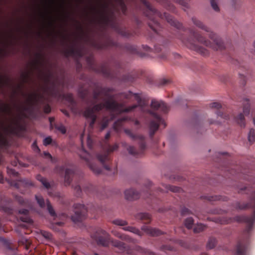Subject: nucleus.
Returning a JSON list of instances; mask_svg holds the SVG:
<instances>
[{"instance_id":"nucleus-34","label":"nucleus","mask_w":255,"mask_h":255,"mask_svg":"<svg viewBox=\"0 0 255 255\" xmlns=\"http://www.w3.org/2000/svg\"><path fill=\"white\" fill-rule=\"evenodd\" d=\"M29 73L28 72H26L25 73H22L21 75V80L22 81V82H25L27 80L29 77Z\"/></svg>"},{"instance_id":"nucleus-20","label":"nucleus","mask_w":255,"mask_h":255,"mask_svg":"<svg viewBox=\"0 0 255 255\" xmlns=\"http://www.w3.org/2000/svg\"><path fill=\"white\" fill-rule=\"evenodd\" d=\"M46 203V205H47V210H48L49 214H50V215L52 217H56V214L54 209L52 207L51 205L49 203V201L47 200Z\"/></svg>"},{"instance_id":"nucleus-4","label":"nucleus","mask_w":255,"mask_h":255,"mask_svg":"<svg viewBox=\"0 0 255 255\" xmlns=\"http://www.w3.org/2000/svg\"><path fill=\"white\" fill-rule=\"evenodd\" d=\"M18 127L19 119L18 118L11 120L6 125H4L0 121V147L6 144L5 133L14 132Z\"/></svg>"},{"instance_id":"nucleus-13","label":"nucleus","mask_w":255,"mask_h":255,"mask_svg":"<svg viewBox=\"0 0 255 255\" xmlns=\"http://www.w3.org/2000/svg\"><path fill=\"white\" fill-rule=\"evenodd\" d=\"M164 188L162 189V191L163 192H167L168 191H171L173 192H180L181 189L179 187L176 186H173L168 185H162Z\"/></svg>"},{"instance_id":"nucleus-25","label":"nucleus","mask_w":255,"mask_h":255,"mask_svg":"<svg viewBox=\"0 0 255 255\" xmlns=\"http://www.w3.org/2000/svg\"><path fill=\"white\" fill-rule=\"evenodd\" d=\"M216 243V241L215 239H210L207 243V247L208 249H212L215 246Z\"/></svg>"},{"instance_id":"nucleus-37","label":"nucleus","mask_w":255,"mask_h":255,"mask_svg":"<svg viewBox=\"0 0 255 255\" xmlns=\"http://www.w3.org/2000/svg\"><path fill=\"white\" fill-rule=\"evenodd\" d=\"M164 15H165V17L167 21L169 23H170L171 24H172V25L173 24L174 21H173V19H172L171 16L167 14H165Z\"/></svg>"},{"instance_id":"nucleus-47","label":"nucleus","mask_w":255,"mask_h":255,"mask_svg":"<svg viewBox=\"0 0 255 255\" xmlns=\"http://www.w3.org/2000/svg\"><path fill=\"white\" fill-rule=\"evenodd\" d=\"M8 173H9V174H13V175H17V172H16L15 171H14V170H12V169H9V170H8Z\"/></svg>"},{"instance_id":"nucleus-3","label":"nucleus","mask_w":255,"mask_h":255,"mask_svg":"<svg viewBox=\"0 0 255 255\" xmlns=\"http://www.w3.org/2000/svg\"><path fill=\"white\" fill-rule=\"evenodd\" d=\"M10 86H11L14 94L19 93L22 94L24 100V104L22 107L23 110H27L33 104L38 102L41 98V96L36 92L28 94L23 92L20 85H17L15 87H13V86L10 84Z\"/></svg>"},{"instance_id":"nucleus-59","label":"nucleus","mask_w":255,"mask_h":255,"mask_svg":"<svg viewBox=\"0 0 255 255\" xmlns=\"http://www.w3.org/2000/svg\"><path fill=\"white\" fill-rule=\"evenodd\" d=\"M117 148V145H115V147H114V148L112 149V150H115V149H116Z\"/></svg>"},{"instance_id":"nucleus-50","label":"nucleus","mask_w":255,"mask_h":255,"mask_svg":"<svg viewBox=\"0 0 255 255\" xmlns=\"http://www.w3.org/2000/svg\"><path fill=\"white\" fill-rule=\"evenodd\" d=\"M32 146H33V148L34 149H37V150H39L38 147L37 146V145H36V144L35 143H34L33 144Z\"/></svg>"},{"instance_id":"nucleus-31","label":"nucleus","mask_w":255,"mask_h":255,"mask_svg":"<svg viewBox=\"0 0 255 255\" xmlns=\"http://www.w3.org/2000/svg\"><path fill=\"white\" fill-rule=\"evenodd\" d=\"M108 120L107 118H104L102 122L101 126L100 127V130H104L108 126Z\"/></svg>"},{"instance_id":"nucleus-35","label":"nucleus","mask_w":255,"mask_h":255,"mask_svg":"<svg viewBox=\"0 0 255 255\" xmlns=\"http://www.w3.org/2000/svg\"><path fill=\"white\" fill-rule=\"evenodd\" d=\"M0 84H9V81L8 78L6 77H2L0 79Z\"/></svg>"},{"instance_id":"nucleus-36","label":"nucleus","mask_w":255,"mask_h":255,"mask_svg":"<svg viewBox=\"0 0 255 255\" xmlns=\"http://www.w3.org/2000/svg\"><path fill=\"white\" fill-rule=\"evenodd\" d=\"M52 142V139L50 137H47L43 140V144L45 145H48Z\"/></svg>"},{"instance_id":"nucleus-45","label":"nucleus","mask_w":255,"mask_h":255,"mask_svg":"<svg viewBox=\"0 0 255 255\" xmlns=\"http://www.w3.org/2000/svg\"><path fill=\"white\" fill-rule=\"evenodd\" d=\"M87 144L89 147H91L92 146L91 139L89 136L87 138Z\"/></svg>"},{"instance_id":"nucleus-29","label":"nucleus","mask_w":255,"mask_h":255,"mask_svg":"<svg viewBox=\"0 0 255 255\" xmlns=\"http://www.w3.org/2000/svg\"><path fill=\"white\" fill-rule=\"evenodd\" d=\"M35 198L39 206L41 207H43L45 205V202L43 198L39 195H36Z\"/></svg>"},{"instance_id":"nucleus-6","label":"nucleus","mask_w":255,"mask_h":255,"mask_svg":"<svg viewBox=\"0 0 255 255\" xmlns=\"http://www.w3.org/2000/svg\"><path fill=\"white\" fill-rule=\"evenodd\" d=\"M125 196L127 200L131 201L138 199L139 193L134 189H128L125 191Z\"/></svg>"},{"instance_id":"nucleus-22","label":"nucleus","mask_w":255,"mask_h":255,"mask_svg":"<svg viewBox=\"0 0 255 255\" xmlns=\"http://www.w3.org/2000/svg\"><path fill=\"white\" fill-rule=\"evenodd\" d=\"M193 224V219L192 218H187L184 222L185 227L189 229L192 228Z\"/></svg>"},{"instance_id":"nucleus-9","label":"nucleus","mask_w":255,"mask_h":255,"mask_svg":"<svg viewBox=\"0 0 255 255\" xmlns=\"http://www.w3.org/2000/svg\"><path fill=\"white\" fill-rule=\"evenodd\" d=\"M40 76L45 83H48L53 78L51 72L49 69H43L42 71L41 72Z\"/></svg>"},{"instance_id":"nucleus-7","label":"nucleus","mask_w":255,"mask_h":255,"mask_svg":"<svg viewBox=\"0 0 255 255\" xmlns=\"http://www.w3.org/2000/svg\"><path fill=\"white\" fill-rule=\"evenodd\" d=\"M155 118L156 121L151 122L150 125V134L151 135H152L154 132L158 129L159 124L163 123L158 116L155 115Z\"/></svg>"},{"instance_id":"nucleus-27","label":"nucleus","mask_w":255,"mask_h":255,"mask_svg":"<svg viewBox=\"0 0 255 255\" xmlns=\"http://www.w3.org/2000/svg\"><path fill=\"white\" fill-rule=\"evenodd\" d=\"M37 178L38 180H39L45 186L46 188H48L49 187V184L47 182L46 180L43 177H41L40 175H38L37 176Z\"/></svg>"},{"instance_id":"nucleus-21","label":"nucleus","mask_w":255,"mask_h":255,"mask_svg":"<svg viewBox=\"0 0 255 255\" xmlns=\"http://www.w3.org/2000/svg\"><path fill=\"white\" fill-rule=\"evenodd\" d=\"M112 223L120 226H125L128 224L127 221L121 219H116L112 221Z\"/></svg>"},{"instance_id":"nucleus-64","label":"nucleus","mask_w":255,"mask_h":255,"mask_svg":"<svg viewBox=\"0 0 255 255\" xmlns=\"http://www.w3.org/2000/svg\"><path fill=\"white\" fill-rule=\"evenodd\" d=\"M0 182H2V178L0 176Z\"/></svg>"},{"instance_id":"nucleus-28","label":"nucleus","mask_w":255,"mask_h":255,"mask_svg":"<svg viewBox=\"0 0 255 255\" xmlns=\"http://www.w3.org/2000/svg\"><path fill=\"white\" fill-rule=\"evenodd\" d=\"M211 4L213 9L216 11H219L220 8L218 4L217 0H211Z\"/></svg>"},{"instance_id":"nucleus-57","label":"nucleus","mask_w":255,"mask_h":255,"mask_svg":"<svg viewBox=\"0 0 255 255\" xmlns=\"http://www.w3.org/2000/svg\"><path fill=\"white\" fill-rule=\"evenodd\" d=\"M253 123H254V126H255V118H254L253 119Z\"/></svg>"},{"instance_id":"nucleus-11","label":"nucleus","mask_w":255,"mask_h":255,"mask_svg":"<svg viewBox=\"0 0 255 255\" xmlns=\"http://www.w3.org/2000/svg\"><path fill=\"white\" fill-rule=\"evenodd\" d=\"M141 230L146 234L151 236H157L159 235V231L156 229L152 228L146 226H143L141 228Z\"/></svg>"},{"instance_id":"nucleus-48","label":"nucleus","mask_w":255,"mask_h":255,"mask_svg":"<svg viewBox=\"0 0 255 255\" xmlns=\"http://www.w3.org/2000/svg\"><path fill=\"white\" fill-rule=\"evenodd\" d=\"M19 212L20 214H26L28 212V211L27 210L23 209L19 210Z\"/></svg>"},{"instance_id":"nucleus-15","label":"nucleus","mask_w":255,"mask_h":255,"mask_svg":"<svg viewBox=\"0 0 255 255\" xmlns=\"http://www.w3.org/2000/svg\"><path fill=\"white\" fill-rule=\"evenodd\" d=\"M83 218V215L82 212H79L78 211L75 212V214L71 217L72 221L74 223L80 222Z\"/></svg>"},{"instance_id":"nucleus-12","label":"nucleus","mask_w":255,"mask_h":255,"mask_svg":"<svg viewBox=\"0 0 255 255\" xmlns=\"http://www.w3.org/2000/svg\"><path fill=\"white\" fill-rule=\"evenodd\" d=\"M185 44L187 46L193 50L199 51L202 54L205 53V52L204 51V49L202 48H199L196 46L194 43V41L192 40L187 39L185 42Z\"/></svg>"},{"instance_id":"nucleus-44","label":"nucleus","mask_w":255,"mask_h":255,"mask_svg":"<svg viewBox=\"0 0 255 255\" xmlns=\"http://www.w3.org/2000/svg\"><path fill=\"white\" fill-rule=\"evenodd\" d=\"M190 211L187 208H184L182 210V214L183 215L189 214Z\"/></svg>"},{"instance_id":"nucleus-5","label":"nucleus","mask_w":255,"mask_h":255,"mask_svg":"<svg viewBox=\"0 0 255 255\" xmlns=\"http://www.w3.org/2000/svg\"><path fill=\"white\" fill-rule=\"evenodd\" d=\"M80 158L85 160L89 168L95 174H100L101 172L100 168L97 167L95 164L92 162V157L91 155L88 153L86 151L82 149L79 152Z\"/></svg>"},{"instance_id":"nucleus-49","label":"nucleus","mask_w":255,"mask_h":255,"mask_svg":"<svg viewBox=\"0 0 255 255\" xmlns=\"http://www.w3.org/2000/svg\"><path fill=\"white\" fill-rule=\"evenodd\" d=\"M168 80L166 79H163L162 80L161 82L163 85H165L166 83L168 82Z\"/></svg>"},{"instance_id":"nucleus-52","label":"nucleus","mask_w":255,"mask_h":255,"mask_svg":"<svg viewBox=\"0 0 255 255\" xmlns=\"http://www.w3.org/2000/svg\"><path fill=\"white\" fill-rule=\"evenodd\" d=\"M99 243L102 244V245L103 246H107V243H106V242H104L103 243H102L101 240L99 241Z\"/></svg>"},{"instance_id":"nucleus-1","label":"nucleus","mask_w":255,"mask_h":255,"mask_svg":"<svg viewBox=\"0 0 255 255\" xmlns=\"http://www.w3.org/2000/svg\"><path fill=\"white\" fill-rule=\"evenodd\" d=\"M100 98L103 99L104 103L100 104L95 105L93 107L88 108L85 112V116L92 119V122L90 124V126L92 127L96 121V116L95 114L97 112H99L102 110L104 108L107 109L117 111L119 113L129 112H131L136 107L137 105H133L127 108L122 109L121 106L116 103L113 99L112 96L106 93L105 91H102L100 94Z\"/></svg>"},{"instance_id":"nucleus-8","label":"nucleus","mask_w":255,"mask_h":255,"mask_svg":"<svg viewBox=\"0 0 255 255\" xmlns=\"http://www.w3.org/2000/svg\"><path fill=\"white\" fill-rule=\"evenodd\" d=\"M226 118V116L221 111L218 112L215 116L210 120L211 124H219L222 122V120Z\"/></svg>"},{"instance_id":"nucleus-53","label":"nucleus","mask_w":255,"mask_h":255,"mask_svg":"<svg viewBox=\"0 0 255 255\" xmlns=\"http://www.w3.org/2000/svg\"><path fill=\"white\" fill-rule=\"evenodd\" d=\"M110 132H108V133L106 134V135H105V138H106V139H108V138L110 137Z\"/></svg>"},{"instance_id":"nucleus-19","label":"nucleus","mask_w":255,"mask_h":255,"mask_svg":"<svg viewBox=\"0 0 255 255\" xmlns=\"http://www.w3.org/2000/svg\"><path fill=\"white\" fill-rule=\"evenodd\" d=\"M206 229V226L202 224H197L194 227L193 231L195 233H200Z\"/></svg>"},{"instance_id":"nucleus-41","label":"nucleus","mask_w":255,"mask_h":255,"mask_svg":"<svg viewBox=\"0 0 255 255\" xmlns=\"http://www.w3.org/2000/svg\"><path fill=\"white\" fill-rule=\"evenodd\" d=\"M128 150L129 153L131 154H135L136 153L135 151H134V148L132 146H129L128 148Z\"/></svg>"},{"instance_id":"nucleus-26","label":"nucleus","mask_w":255,"mask_h":255,"mask_svg":"<svg viewBox=\"0 0 255 255\" xmlns=\"http://www.w3.org/2000/svg\"><path fill=\"white\" fill-rule=\"evenodd\" d=\"M72 171L70 169H66L65 171V177H64V180L65 182L67 184H69L70 183V178H69V175L72 173Z\"/></svg>"},{"instance_id":"nucleus-2","label":"nucleus","mask_w":255,"mask_h":255,"mask_svg":"<svg viewBox=\"0 0 255 255\" xmlns=\"http://www.w3.org/2000/svg\"><path fill=\"white\" fill-rule=\"evenodd\" d=\"M195 24L208 32L207 34L209 39L206 40L202 35L197 33H194L193 36L198 42L203 44L207 47L214 50L223 49L225 45L223 41L216 34L211 31L209 28L204 25L200 21H196Z\"/></svg>"},{"instance_id":"nucleus-23","label":"nucleus","mask_w":255,"mask_h":255,"mask_svg":"<svg viewBox=\"0 0 255 255\" xmlns=\"http://www.w3.org/2000/svg\"><path fill=\"white\" fill-rule=\"evenodd\" d=\"M112 233L116 237L121 238L123 240H131V241H133V240H131L129 237L126 235H121L120 233H118L117 232L112 231Z\"/></svg>"},{"instance_id":"nucleus-55","label":"nucleus","mask_w":255,"mask_h":255,"mask_svg":"<svg viewBox=\"0 0 255 255\" xmlns=\"http://www.w3.org/2000/svg\"><path fill=\"white\" fill-rule=\"evenodd\" d=\"M237 253L239 254L241 253V251L239 249H237Z\"/></svg>"},{"instance_id":"nucleus-51","label":"nucleus","mask_w":255,"mask_h":255,"mask_svg":"<svg viewBox=\"0 0 255 255\" xmlns=\"http://www.w3.org/2000/svg\"><path fill=\"white\" fill-rule=\"evenodd\" d=\"M143 48L145 49L146 51H148L149 50V47L146 45L143 46Z\"/></svg>"},{"instance_id":"nucleus-43","label":"nucleus","mask_w":255,"mask_h":255,"mask_svg":"<svg viewBox=\"0 0 255 255\" xmlns=\"http://www.w3.org/2000/svg\"><path fill=\"white\" fill-rule=\"evenodd\" d=\"M212 107L219 109L221 108V105L217 103H214L212 104Z\"/></svg>"},{"instance_id":"nucleus-54","label":"nucleus","mask_w":255,"mask_h":255,"mask_svg":"<svg viewBox=\"0 0 255 255\" xmlns=\"http://www.w3.org/2000/svg\"><path fill=\"white\" fill-rule=\"evenodd\" d=\"M45 154L47 156H48V157H49L50 158H51V155L49 153H45Z\"/></svg>"},{"instance_id":"nucleus-38","label":"nucleus","mask_w":255,"mask_h":255,"mask_svg":"<svg viewBox=\"0 0 255 255\" xmlns=\"http://www.w3.org/2000/svg\"><path fill=\"white\" fill-rule=\"evenodd\" d=\"M0 110L3 112H7L9 110V107L6 104H4L2 107H0Z\"/></svg>"},{"instance_id":"nucleus-42","label":"nucleus","mask_w":255,"mask_h":255,"mask_svg":"<svg viewBox=\"0 0 255 255\" xmlns=\"http://www.w3.org/2000/svg\"><path fill=\"white\" fill-rule=\"evenodd\" d=\"M15 199L20 204H23L24 202L23 199L20 196H16Z\"/></svg>"},{"instance_id":"nucleus-16","label":"nucleus","mask_w":255,"mask_h":255,"mask_svg":"<svg viewBox=\"0 0 255 255\" xmlns=\"http://www.w3.org/2000/svg\"><path fill=\"white\" fill-rule=\"evenodd\" d=\"M123 229L125 231L130 232L139 236H141L142 235L139 230L135 227L131 226H126L124 227Z\"/></svg>"},{"instance_id":"nucleus-32","label":"nucleus","mask_w":255,"mask_h":255,"mask_svg":"<svg viewBox=\"0 0 255 255\" xmlns=\"http://www.w3.org/2000/svg\"><path fill=\"white\" fill-rule=\"evenodd\" d=\"M129 96H126V98H129L131 97H134L135 100L137 101V102L139 104V101L140 100L139 96L136 94H132L130 92H128Z\"/></svg>"},{"instance_id":"nucleus-46","label":"nucleus","mask_w":255,"mask_h":255,"mask_svg":"<svg viewBox=\"0 0 255 255\" xmlns=\"http://www.w3.org/2000/svg\"><path fill=\"white\" fill-rule=\"evenodd\" d=\"M44 112L46 113H49L50 112V108L48 106H46L44 108Z\"/></svg>"},{"instance_id":"nucleus-18","label":"nucleus","mask_w":255,"mask_h":255,"mask_svg":"<svg viewBox=\"0 0 255 255\" xmlns=\"http://www.w3.org/2000/svg\"><path fill=\"white\" fill-rule=\"evenodd\" d=\"M248 141L253 143L255 141V131L253 128H251L248 133Z\"/></svg>"},{"instance_id":"nucleus-60","label":"nucleus","mask_w":255,"mask_h":255,"mask_svg":"<svg viewBox=\"0 0 255 255\" xmlns=\"http://www.w3.org/2000/svg\"><path fill=\"white\" fill-rule=\"evenodd\" d=\"M117 148V145H115V147H114V148L112 149V150H115V149H116Z\"/></svg>"},{"instance_id":"nucleus-40","label":"nucleus","mask_w":255,"mask_h":255,"mask_svg":"<svg viewBox=\"0 0 255 255\" xmlns=\"http://www.w3.org/2000/svg\"><path fill=\"white\" fill-rule=\"evenodd\" d=\"M57 129L62 133L66 132V128L63 126H60L57 128Z\"/></svg>"},{"instance_id":"nucleus-56","label":"nucleus","mask_w":255,"mask_h":255,"mask_svg":"<svg viewBox=\"0 0 255 255\" xmlns=\"http://www.w3.org/2000/svg\"><path fill=\"white\" fill-rule=\"evenodd\" d=\"M102 233H103V234H107V233L106 232V231H103V230H102Z\"/></svg>"},{"instance_id":"nucleus-63","label":"nucleus","mask_w":255,"mask_h":255,"mask_svg":"<svg viewBox=\"0 0 255 255\" xmlns=\"http://www.w3.org/2000/svg\"><path fill=\"white\" fill-rule=\"evenodd\" d=\"M81 141H82V142H83V135H81Z\"/></svg>"},{"instance_id":"nucleus-58","label":"nucleus","mask_w":255,"mask_h":255,"mask_svg":"<svg viewBox=\"0 0 255 255\" xmlns=\"http://www.w3.org/2000/svg\"><path fill=\"white\" fill-rule=\"evenodd\" d=\"M97 97H98V96L96 95V93H95V94H94V98L96 99V98H97Z\"/></svg>"},{"instance_id":"nucleus-61","label":"nucleus","mask_w":255,"mask_h":255,"mask_svg":"<svg viewBox=\"0 0 255 255\" xmlns=\"http://www.w3.org/2000/svg\"><path fill=\"white\" fill-rule=\"evenodd\" d=\"M63 223L62 222H58L57 223V224L59 225H62Z\"/></svg>"},{"instance_id":"nucleus-14","label":"nucleus","mask_w":255,"mask_h":255,"mask_svg":"<svg viewBox=\"0 0 255 255\" xmlns=\"http://www.w3.org/2000/svg\"><path fill=\"white\" fill-rule=\"evenodd\" d=\"M244 116L245 115L243 114L240 113L238 115L236 119L237 123L240 126V127L243 128L246 126Z\"/></svg>"},{"instance_id":"nucleus-39","label":"nucleus","mask_w":255,"mask_h":255,"mask_svg":"<svg viewBox=\"0 0 255 255\" xmlns=\"http://www.w3.org/2000/svg\"><path fill=\"white\" fill-rule=\"evenodd\" d=\"M139 218L141 219H148L150 218V217L147 214H141L139 215Z\"/></svg>"},{"instance_id":"nucleus-62","label":"nucleus","mask_w":255,"mask_h":255,"mask_svg":"<svg viewBox=\"0 0 255 255\" xmlns=\"http://www.w3.org/2000/svg\"><path fill=\"white\" fill-rule=\"evenodd\" d=\"M29 220H22V221H24V222H29Z\"/></svg>"},{"instance_id":"nucleus-30","label":"nucleus","mask_w":255,"mask_h":255,"mask_svg":"<svg viewBox=\"0 0 255 255\" xmlns=\"http://www.w3.org/2000/svg\"><path fill=\"white\" fill-rule=\"evenodd\" d=\"M97 157L98 159L102 163L107 160L108 158L107 155L106 153L103 154H98L97 155Z\"/></svg>"},{"instance_id":"nucleus-17","label":"nucleus","mask_w":255,"mask_h":255,"mask_svg":"<svg viewBox=\"0 0 255 255\" xmlns=\"http://www.w3.org/2000/svg\"><path fill=\"white\" fill-rule=\"evenodd\" d=\"M250 104L248 100L245 101L244 107H243V114L247 116L249 115L250 113Z\"/></svg>"},{"instance_id":"nucleus-24","label":"nucleus","mask_w":255,"mask_h":255,"mask_svg":"<svg viewBox=\"0 0 255 255\" xmlns=\"http://www.w3.org/2000/svg\"><path fill=\"white\" fill-rule=\"evenodd\" d=\"M112 243L114 246L119 248L120 250H123L125 248V245L122 242L118 241H113Z\"/></svg>"},{"instance_id":"nucleus-10","label":"nucleus","mask_w":255,"mask_h":255,"mask_svg":"<svg viewBox=\"0 0 255 255\" xmlns=\"http://www.w3.org/2000/svg\"><path fill=\"white\" fill-rule=\"evenodd\" d=\"M151 108L154 110H159L162 111H165L167 109V106L162 101H157L153 100L151 103Z\"/></svg>"},{"instance_id":"nucleus-33","label":"nucleus","mask_w":255,"mask_h":255,"mask_svg":"<svg viewBox=\"0 0 255 255\" xmlns=\"http://www.w3.org/2000/svg\"><path fill=\"white\" fill-rule=\"evenodd\" d=\"M41 235L46 239L50 240L51 239V234L46 231H42Z\"/></svg>"}]
</instances>
